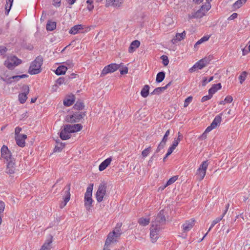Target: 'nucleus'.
<instances>
[{
  "instance_id": "nucleus-1",
  "label": "nucleus",
  "mask_w": 250,
  "mask_h": 250,
  "mask_svg": "<svg viewBox=\"0 0 250 250\" xmlns=\"http://www.w3.org/2000/svg\"><path fill=\"white\" fill-rule=\"evenodd\" d=\"M43 62V58L41 56H38L33 61L29 68L28 72L31 75L37 74L41 72V66Z\"/></svg>"
},
{
  "instance_id": "nucleus-2",
  "label": "nucleus",
  "mask_w": 250,
  "mask_h": 250,
  "mask_svg": "<svg viewBox=\"0 0 250 250\" xmlns=\"http://www.w3.org/2000/svg\"><path fill=\"white\" fill-rule=\"evenodd\" d=\"M93 187V184H90L87 188L86 191L84 194V206L87 210L90 209L93 202L92 199Z\"/></svg>"
},
{
  "instance_id": "nucleus-3",
  "label": "nucleus",
  "mask_w": 250,
  "mask_h": 250,
  "mask_svg": "<svg viewBox=\"0 0 250 250\" xmlns=\"http://www.w3.org/2000/svg\"><path fill=\"white\" fill-rule=\"evenodd\" d=\"M22 61L21 59H18L15 56L8 57L6 60L4 62V65L9 69L12 70L16 66H18L21 63Z\"/></svg>"
},
{
  "instance_id": "nucleus-4",
  "label": "nucleus",
  "mask_w": 250,
  "mask_h": 250,
  "mask_svg": "<svg viewBox=\"0 0 250 250\" xmlns=\"http://www.w3.org/2000/svg\"><path fill=\"white\" fill-rule=\"evenodd\" d=\"M164 213V210H161L155 217V220L152 221L151 226L162 229V226L166 222V218Z\"/></svg>"
},
{
  "instance_id": "nucleus-5",
  "label": "nucleus",
  "mask_w": 250,
  "mask_h": 250,
  "mask_svg": "<svg viewBox=\"0 0 250 250\" xmlns=\"http://www.w3.org/2000/svg\"><path fill=\"white\" fill-rule=\"evenodd\" d=\"M211 8L210 3L206 2L203 4L201 8L196 12L194 13L190 18H201L203 17L206 12H207Z\"/></svg>"
},
{
  "instance_id": "nucleus-6",
  "label": "nucleus",
  "mask_w": 250,
  "mask_h": 250,
  "mask_svg": "<svg viewBox=\"0 0 250 250\" xmlns=\"http://www.w3.org/2000/svg\"><path fill=\"white\" fill-rule=\"evenodd\" d=\"M85 116V112H76L71 115H67L65 121L68 123H73L79 122Z\"/></svg>"
},
{
  "instance_id": "nucleus-7",
  "label": "nucleus",
  "mask_w": 250,
  "mask_h": 250,
  "mask_svg": "<svg viewBox=\"0 0 250 250\" xmlns=\"http://www.w3.org/2000/svg\"><path fill=\"white\" fill-rule=\"evenodd\" d=\"M106 184L101 183L100 184L96 193V198L98 202L100 203L103 200L106 193Z\"/></svg>"
},
{
  "instance_id": "nucleus-8",
  "label": "nucleus",
  "mask_w": 250,
  "mask_h": 250,
  "mask_svg": "<svg viewBox=\"0 0 250 250\" xmlns=\"http://www.w3.org/2000/svg\"><path fill=\"white\" fill-rule=\"evenodd\" d=\"M121 64L122 63L120 64H117L116 63H111L105 66L102 71L101 76H104L108 73L115 72L120 68Z\"/></svg>"
},
{
  "instance_id": "nucleus-9",
  "label": "nucleus",
  "mask_w": 250,
  "mask_h": 250,
  "mask_svg": "<svg viewBox=\"0 0 250 250\" xmlns=\"http://www.w3.org/2000/svg\"><path fill=\"white\" fill-rule=\"evenodd\" d=\"M208 165L207 161H204L198 169L196 174L200 181L202 180L205 177Z\"/></svg>"
},
{
  "instance_id": "nucleus-10",
  "label": "nucleus",
  "mask_w": 250,
  "mask_h": 250,
  "mask_svg": "<svg viewBox=\"0 0 250 250\" xmlns=\"http://www.w3.org/2000/svg\"><path fill=\"white\" fill-rule=\"evenodd\" d=\"M161 229L151 226L150 229V237L152 243L156 242L159 238V232Z\"/></svg>"
},
{
  "instance_id": "nucleus-11",
  "label": "nucleus",
  "mask_w": 250,
  "mask_h": 250,
  "mask_svg": "<svg viewBox=\"0 0 250 250\" xmlns=\"http://www.w3.org/2000/svg\"><path fill=\"white\" fill-rule=\"evenodd\" d=\"M22 92L19 95V100L21 104L24 103L27 99V95L29 92V87L27 85H24L22 88Z\"/></svg>"
},
{
  "instance_id": "nucleus-12",
  "label": "nucleus",
  "mask_w": 250,
  "mask_h": 250,
  "mask_svg": "<svg viewBox=\"0 0 250 250\" xmlns=\"http://www.w3.org/2000/svg\"><path fill=\"white\" fill-rule=\"evenodd\" d=\"M1 157L5 159L6 161L13 158L12 157L11 153L9 150L8 147L5 146H3L1 148Z\"/></svg>"
},
{
  "instance_id": "nucleus-13",
  "label": "nucleus",
  "mask_w": 250,
  "mask_h": 250,
  "mask_svg": "<svg viewBox=\"0 0 250 250\" xmlns=\"http://www.w3.org/2000/svg\"><path fill=\"white\" fill-rule=\"evenodd\" d=\"M53 241V236L51 234H49L44 243L42 246L40 250H50L52 248V243Z\"/></svg>"
},
{
  "instance_id": "nucleus-14",
  "label": "nucleus",
  "mask_w": 250,
  "mask_h": 250,
  "mask_svg": "<svg viewBox=\"0 0 250 250\" xmlns=\"http://www.w3.org/2000/svg\"><path fill=\"white\" fill-rule=\"evenodd\" d=\"M194 224L195 221L192 219L186 221L182 225L183 232H187L189 231L193 228Z\"/></svg>"
},
{
  "instance_id": "nucleus-15",
  "label": "nucleus",
  "mask_w": 250,
  "mask_h": 250,
  "mask_svg": "<svg viewBox=\"0 0 250 250\" xmlns=\"http://www.w3.org/2000/svg\"><path fill=\"white\" fill-rule=\"evenodd\" d=\"M67 128L70 133H74L81 130L83 128V125L80 124L75 125H65Z\"/></svg>"
},
{
  "instance_id": "nucleus-16",
  "label": "nucleus",
  "mask_w": 250,
  "mask_h": 250,
  "mask_svg": "<svg viewBox=\"0 0 250 250\" xmlns=\"http://www.w3.org/2000/svg\"><path fill=\"white\" fill-rule=\"evenodd\" d=\"M7 162L6 172L9 174L14 173L15 170L14 159L12 158Z\"/></svg>"
},
{
  "instance_id": "nucleus-17",
  "label": "nucleus",
  "mask_w": 250,
  "mask_h": 250,
  "mask_svg": "<svg viewBox=\"0 0 250 250\" xmlns=\"http://www.w3.org/2000/svg\"><path fill=\"white\" fill-rule=\"evenodd\" d=\"M119 238V237H118L115 236L114 232H110L107 235V237L105 243H106V245H110L112 243H116L117 241L118 238Z\"/></svg>"
},
{
  "instance_id": "nucleus-18",
  "label": "nucleus",
  "mask_w": 250,
  "mask_h": 250,
  "mask_svg": "<svg viewBox=\"0 0 250 250\" xmlns=\"http://www.w3.org/2000/svg\"><path fill=\"white\" fill-rule=\"evenodd\" d=\"M70 185L69 184L67 185V186L66 187V190L65 191V192L66 193V195H65L64 198V200L63 202H62L61 204H60V207L61 208H64L66 204L67 203V202L69 201L70 200Z\"/></svg>"
},
{
  "instance_id": "nucleus-19",
  "label": "nucleus",
  "mask_w": 250,
  "mask_h": 250,
  "mask_svg": "<svg viewBox=\"0 0 250 250\" xmlns=\"http://www.w3.org/2000/svg\"><path fill=\"white\" fill-rule=\"evenodd\" d=\"M70 137V133L69 130L66 128L65 125H64L63 128L62 129L60 133V137L62 140H65L69 139Z\"/></svg>"
},
{
  "instance_id": "nucleus-20",
  "label": "nucleus",
  "mask_w": 250,
  "mask_h": 250,
  "mask_svg": "<svg viewBox=\"0 0 250 250\" xmlns=\"http://www.w3.org/2000/svg\"><path fill=\"white\" fill-rule=\"evenodd\" d=\"M26 138L27 136L25 134L15 136V140L17 144L20 147L24 146L25 144V140L26 139Z\"/></svg>"
},
{
  "instance_id": "nucleus-21",
  "label": "nucleus",
  "mask_w": 250,
  "mask_h": 250,
  "mask_svg": "<svg viewBox=\"0 0 250 250\" xmlns=\"http://www.w3.org/2000/svg\"><path fill=\"white\" fill-rule=\"evenodd\" d=\"M112 161V158L109 157L104 160L99 166V170L100 171L104 170L110 164Z\"/></svg>"
},
{
  "instance_id": "nucleus-22",
  "label": "nucleus",
  "mask_w": 250,
  "mask_h": 250,
  "mask_svg": "<svg viewBox=\"0 0 250 250\" xmlns=\"http://www.w3.org/2000/svg\"><path fill=\"white\" fill-rule=\"evenodd\" d=\"M206 66V65L204 63L203 61H201L200 60L197 62H196L192 67H191L189 71L190 72H194L196 68L199 69H202L203 67Z\"/></svg>"
},
{
  "instance_id": "nucleus-23",
  "label": "nucleus",
  "mask_w": 250,
  "mask_h": 250,
  "mask_svg": "<svg viewBox=\"0 0 250 250\" xmlns=\"http://www.w3.org/2000/svg\"><path fill=\"white\" fill-rule=\"evenodd\" d=\"M140 44V42L138 40H135L133 41L129 48H128V52L129 53H132L133 52L136 48H137Z\"/></svg>"
},
{
  "instance_id": "nucleus-24",
  "label": "nucleus",
  "mask_w": 250,
  "mask_h": 250,
  "mask_svg": "<svg viewBox=\"0 0 250 250\" xmlns=\"http://www.w3.org/2000/svg\"><path fill=\"white\" fill-rule=\"evenodd\" d=\"M222 87L221 84L218 83L217 84H213L212 87L208 90V94H210L212 96L217 91V90L220 89Z\"/></svg>"
},
{
  "instance_id": "nucleus-25",
  "label": "nucleus",
  "mask_w": 250,
  "mask_h": 250,
  "mask_svg": "<svg viewBox=\"0 0 250 250\" xmlns=\"http://www.w3.org/2000/svg\"><path fill=\"white\" fill-rule=\"evenodd\" d=\"M67 70V67L64 65H60L56 69L55 72L57 75H63Z\"/></svg>"
},
{
  "instance_id": "nucleus-26",
  "label": "nucleus",
  "mask_w": 250,
  "mask_h": 250,
  "mask_svg": "<svg viewBox=\"0 0 250 250\" xmlns=\"http://www.w3.org/2000/svg\"><path fill=\"white\" fill-rule=\"evenodd\" d=\"M83 29V26L81 24H78L72 27L69 32L70 34L75 35L79 32V31Z\"/></svg>"
},
{
  "instance_id": "nucleus-27",
  "label": "nucleus",
  "mask_w": 250,
  "mask_h": 250,
  "mask_svg": "<svg viewBox=\"0 0 250 250\" xmlns=\"http://www.w3.org/2000/svg\"><path fill=\"white\" fill-rule=\"evenodd\" d=\"M222 115V113L218 115H217L215 118L214 119L213 121L210 124V125L214 127V128H216L217 126L220 124L221 121V115Z\"/></svg>"
},
{
  "instance_id": "nucleus-28",
  "label": "nucleus",
  "mask_w": 250,
  "mask_h": 250,
  "mask_svg": "<svg viewBox=\"0 0 250 250\" xmlns=\"http://www.w3.org/2000/svg\"><path fill=\"white\" fill-rule=\"evenodd\" d=\"M186 36L185 31H183L182 33H177L175 37L172 40L173 43H176L177 41H180L183 40Z\"/></svg>"
},
{
  "instance_id": "nucleus-29",
  "label": "nucleus",
  "mask_w": 250,
  "mask_h": 250,
  "mask_svg": "<svg viewBox=\"0 0 250 250\" xmlns=\"http://www.w3.org/2000/svg\"><path fill=\"white\" fill-rule=\"evenodd\" d=\"M247 0H237L232 6L233 10H236V9L241 7L244 3L246 2Z\"/></svg>"
},
{
  "instance_id": "nucleus-30",
  "label": "nucleus",
  "mask_w": 250,
  "mask_h": 250,
  "mask_svg": "<svg viewBox=\"0 0 250 250\" xmlns=\"http://www.w3.org/2000/svg\"><path fill=\"white\" fill-rule=\"evenodd\" d=\"M13 0H7L6 4L5 5V14L6 15H8L11 8L13 4Z\"/></svg>"
},
{
  "instance_id": "nucleus-31",
  "label": "nucleus",
  "mask_w": 250,
  "mask_h": 250,
  "mask_svg": "<svg viewBox=\"0 0 250 250\" xmlns=\"http://www.w3.org/2000/svg\"><path fill=\"white\" fill-rule=\"evenodd\" d=\"M149 86L148 85H145L141 91V95L144 98H146L149 94Z\"/></svg>"
},
{
  "instance_id": "nucleus-32",
  "label": "nucleus",
  "mask_w": 250,
  "mask_h": 250,
  "mask_svg": "<svg viewBox=\"0 0 250 250\" xmlns=\"http://www.w3.org/2000/svg\"><path fill=\"white\" fill-rule=\"evenodd\" d=\"M209 38H210V36H205L203 37L201 39L198 40L196 42V43L194 44V48H197L198 46L199 45L201 44V43H202L203 42H205L208 41V39H209Z\"/></svg>"
},
{
  "instance_id": "nucleus-33",
  "label": "nucleus",
  "mask_w": 250,
  "mask_h": 250,
  "mask_svg": "<svg viewBox=\"0 0 250 250\" xmlns=\"http://www.w3.org/2000/svg\"><path fill=\"white\" fill-rule=\"evenodd\" d=\"M56 27V23L54 21H48L46 24V30L53 31Z\"/></svg>"
},
{
  "instance_id": "nucleus-34",
  "label": "nucleus",
  "mask_w": 250,
  "mask_h": 250,
  "mask_svg": "<svg viewBox=\"0 0 250 250\" xmlns=\"http://www.w3.org/2000/svg\"><path fill=\"white\" fill-rule=\"evenodd\" d=\"M165 78V73L164 71L159 72L156 76V81L157 83L162 82Z\"/></svg>"
},
{
  "instance_id": "nucleus-35",
  "label": "nucleus",
  "mask_w": 250,
  "mask_h": 250,
  "mask_svg": "<svg viewBox=\"0 0 250 250\" xmlns=\"http://www.w3.org/2000/svg\"><path fill=\"white\" fill-rule=\"evenodd\" d=\"M166 90V87H159L156 88L151 93V95H159Z\"/></svg>"
},
{
  "instance_id": "nucleus-36",
  "label": "nucleus",
  "mask_w": 250,
  "mask_h": 250,
  "mask_svg": "<svg viewBox=\"0 0 250 250\" xmlns=\"http://www.w3.org/2000/svg\"><path fill=\"white\" fill-rule=\"evenodd\" d=\"M150 222V219L148 218H141L138 220V223L140 225L143 226L147 225Z\"/></svg>"
},
{
  "instance_id": "nucleus-37",
  "label": "nucleus",
  "mask_w": 250,
  "mask_h": 250,
  "mask_svg": "<svg viewBox=\"0 0 250 250\" xmlns=\"http://www.w3.org/2000/svg\"><path fill=\"white\" fill-rule=\"evenodd\" d=\"M56 143L58 144V145L54 148V151L60 152L62 150V149L64 146V144L62 142L60 143L59 140L58 141H56Z\"/></svg>"
},
{
  "instance_id": "nucleus-38",
  "label": "nucleus",
  "mask_w": 250,
  "mask_h": 250,
  "mask_svg": "<svg viewBox=\"0 0 250 250\" xmlns=\"http://www.w3.org/2000/svg\"><path fill=\"white\" fill-rule=\"evenodd\" d=\"M178 137L177 139L175 138L174 139V141L173 142L172 145L171 146V147H173V148H175L176 147L178 146L180 141V138L182 137V134L179 132L178 133Z\"/></svg>"
},
{
  "instance_id": "nucleus-39",
  "label": "nucleus",
  "mask_w": 250,
  "mask_h": 250,
  "mask_svg": "<svg viewBox=\"0 0 250 250\" xmlns=\"http://www.w3.org/2000/svg\"><path fill=\"white\" fill-rule=\"evenodd\" d=\"M75 102V100L73 97L71 99H65L63 101V104L66 106H69L72 105Z\"/></svg>"
},
{
  "instance_id": "nucleus-40",
  "label": "nucleus",
  "mask_w": 250,
  "mask_h": 250,
  "mask_svg": "<svg viewBox=\"0 0 250 250\" xmlns=\"http://www.w3.org/2000/svg\"><path fill=\"white\" fill-rule=\"evenodd\" d=\"M222 220V218H216L215 219H214L212 222V224L210 227V228H209L208 231L207 232H208V231H209L211 229L217 224L218 223V222H219L221 220ZM208 233H206V234L204 235V236L203 237V238L207 235Z\"/></svg>"
},
{
  "instance_id": "nucleus-41",
  "label": "nucleus",
  "mask_w": 250,
  "mask_h": 250,
  "mask_svg": "<svg viewBox=\"0 0 250 250\" xmlns=\"http://www.w3.org/2000/svg\"><path fill=\"white\" fill-rule=\"evenodd\" d=\"M83 107V103L81 102H77L74 106V109L79 110H82Z\"/></svg>"
},
{
  "instance_id": "nucleus-42",
  "label": "nucleus",
  "mask_w": 250,
  "mask_h": 250,
  "mask_svg": "<svg viewBox=\"0 0 250 250\" xmlns=\"http://www.w3.org/2000/svg\"><path fill=\"white\" fill-rule=\"evenodd\" d=\"M178 176H177V175L173 176L171 178H170L167 181V182L166 184V186H168L171 185L172 184H173V183H174L178 179Z\"/></svg>"
},
{
  "instance_id": "nucleus-43",
  "label": "nucleus",
  "mask_w": 250,
  "mask_h": 250,
  "mask_svg": "<svg viewBox=\"0 0 250 250\" xmlns=\"http://www.w3.org/2000/svg\"><path fill=\"white\" fill-rule=\"evenodd\" d=\"M247 72L246 71H244L239 76V79L240 80V83H242L245 80L247 76Z\"/></svg>"
},
{
  "instance_id": "nucleus-44",
  "label": "nucleus",
  "mask_w": 250,
  "mask_h": 250,
  "mask_svg": "<svg viewBox=\"0 0 250 250\" xmlns=\"http://www.w3.org/2000/svg\"><path fill=\"white\" fill-rule=\"evenodd\" d=\"M161 58L163 61V63L164 66H167L168 65L169 63V60L168 57L166 55H163L161 56Z\"/></svg>"
},
{
  "instance_id": "nucleus-45",
  "label": "nucleus",
  "mask_w": 250,
  "mask_h": 250,
  "mask_svg": "<svg viewBox=\"0 0 250 250\" xmlns=\"http://www.w3.org/2000/svg\"><path fill=\"white\" fill-rule=\"evenodd\" d=\"M151 150V147L149 146L144 150L142 152V155L144 157H146L149 153Z\"/></svg>"
},
{
  "instance_id": "nucleus-46",
  "label": "nucleus",
  "mask_w": 250,
  "mask_h": 250,
  "mask_svg": "<svg viewBox=\"0 0 250 250\" xmlns=\"http://www.w3.org/2000/svg\"><path fill=\"white\" fill-rule=\"evenodd\" d=\"M213 80V76L210 77L209 78L208 80L207 78L204 77L203 78V82H202V85L203 86H205L207 84V83H208L211 82Z\"/></svg>"
},
{
  "instance_id": "nucleus-47",
  "label": "nucleus",
  "mask_w": 250,
  "mask_h": 250,
  "mask_svg": "<svg viewBox=\"0 0 250 250\" xmlns=\"http://www.w3.org/2000/svg\"><path fill=\"white\" fill-rule=\"evenodd\" d=\"M192 100V97L191 96L188 97L187 98H186L184 102V106L185 107H187L189 104L191 102Z\"/></svg>"
},
{
  "instance_id": "nucleus-48",
  "label": "nucleus",
  "mask_w": 250,
  "mask_h": 250,
  "mask_svg": "<svg viewBox=\"0 0 250 250\" xmlns=\"http://www.w3.org/2000/svg\"><path fill=\"white\" fill-rule=\"evenodd\" d=\"M112 232H115V235L116 237H120L121 234V229L118 227H116L115 229L112 231Z\"/></svg>"
},
{
  "instance_id": "nucleus-49",
  "label": "nucleus",
  "mask_w": 250,
  "mask_h": 250,
  "mask_svg": "<svg viewBox=\"0 0 250 250\" xmlns=\"http://www.w3.org/2000/svg\"><path fill=\"white\" fill-rule=\"evenodd\" d=\"M169 134H170V130L168 129L166 131V132L165 134L164 135V137H163V139H162L161 141L166 143V142H167V140L168 139V137L169 135Z\"/></svg>"
},
{
  "instance_id": "nucleus-50",
  "label": "nucleus",
  "mask_w": 250,
  "mask_h": 250,
  "mask_svg": "<svg viewBox=\"0 0 250 250\" xmlns=\"http://www.w3.org/2000/svg\"><path fill=\"white\" fill-rule=\"evenodd\" d=\"M166 143L161 141L160 142V143L159 144L158 146L157 147L156 152H160L161 151V150L166 145Z\"/></svg>"
},
{
  "instance_id": "nucleus-51",
  "label": "nucleus",
  "mask_w": 250,
  "mask_h": 250,
  "mask_svg": "<svg viewBox=\"0 0 250 250\" xmlns=\"http://www.w3.org/2000/svg\"><path fill=\"white\" fill-rule=\"evenodd\" d=\"M1 80H2L3 81L5 82L7 84H10L13 82V81L12 80V77H9V78H7V77L3 78V77H1Z\"/></svg>"
},
{
  "instance_id": "nucleus-52",
  "label": "nucleus",
  "mask_w": 250,
  "mask_h": 250,
  "mask_svg": "<svg viewBox=\"0 0 250 250\" xmlns=\"http://www.w3.org/2000/svg\"><path fill=\"white\" fill-rule=\"evenodd\" d=\"M124 0H115V3H114V7H119L121 6L122 3L123 2Z\"/></svg>"
},
{
  "instance_id": "nucleus-53",
  "label": "nucleus",
  "mask_w": 250,
  "mask_h": 250,
  "mask_svg": "<svg viewBox=\"0 0 250 250\" xmlns=\"http://www.w3.org/2000/svg\"><path fill=\"white\" fill-rule=\"evenodd\" d=\"M7 50V48L3 46H0V55H4L6 51Z\"/></svg>"
},
{
  "instance_id": "nucleus-54",
  "label": "nucleus",
  "mask_w": 250,
  "mask_h": 250,
  "mask_svg": "<svg viewBox=\"0 0 250 250\" xmlns=\"http://www.w3.org/2000/svg\"><path fill=\"white\" fill-rule=\"evenodd\" d=\"M21 127H16L15 129V136L22 135V134H20V132H21Z\"/></svg>"
},
{
  "instance_id": "nucleus-55",
  "label": "nucleus",
  "mask_w": 250,
  "mask_h": 250,
  "mask_svg": "<svg viewBox=\"0 0 250 250\" xmlns=\"http://www.w3.org/2000/svg\"><path fill=\"white\" fill-rule=\"evenodd\" d=\"M114 3H115V0H106L105 6L108 7L112 5L114 6Z\"/></svg>"
},
{
  "instance_id": "nucleus-56",
  "label": "nucleus",
  "mask_w": 250,
  "mask_h": 250,
  "mask_svg": "<svg viewBox=\"0 0 250 250\" xmlns=\"http://www.w3.org/2000/svg\"><path fill=\"white\" fill-rule=\"evenodd\" d=\"M5 208V204L2 201H0V215L3 212Z\"/></svg>"
},
{
  "instance_id": "nucleus-57",
  "label": "nucleus",
  "mask_w": 250,
  "mask_h": 250,
  "mask_svg": "<svg viewBox=\"0 0 250 250\" xmlns=\"http://www.w3.org/2000/svg\"><path fill=\"white\" fill-rule=\"evenodd\" d=\"M212 97V96L210 94H208V95H207V96H205L203 97V98H202L201 101H202V102H204L207 100L210 99Z\"/></svg>"
},
{
  "instance_id": "nucleus-58",
  "label": "nucleus",
  "mask_w": 250,
  "mask_h": 250,
  "mask_svg": "<svg viewBox=\"0 0 250 250\" xmlns=\"http://www.w3.org/2000/svg\"><path fill=\"white\" fill-rule=\"evenodd\" d=\"M57 83L59 85H61L64 83V78L63 77H60L56 81Z\"/></svg>"
},
{
  "instance_id": "nucleus-59",
  "label": "nucleus",
  "mask_w": 250,
  "mask_h": 250,
  "mask_svg": "<svg viewBox=\"0 0 250 250\" xmlns=\"http://www.w3.org/2000/svg\"><path fill=\"white\" fill-rule=\"evenodd\" d=\"M233 100V98L232 97V96H227L224 101H225L226 103H230Z\"/></svg>"
},
{
  "instance_id": "nucleus-60",
  "label": "nucleus",
  "mask_w": 250,
  "mask_h": 250,
  "mask_svg": "<svg viewBox=\"0 0 250 250\" xmlns=\"http://www.w3.org/2000/svg\"><path fill=\"white\" fill-rule=\"evenodd\" d=\"M238 16V14L236 13H233L230 16H229L228 20H232L236 18H237Z\"/></svg>"
},
{
  "instance_id": "nucleus-61",
  "label": "nucleus",
  "mask_w": 250,
  "mask_h": 250,
  "mask_svg": "<svg viewBox=\"0 0 250 250\" xmlns=\"http://www.w3.org/2000/svg\"><path fill=\"white\" fill-rule=\"evenodd\" d=\"M61 0H53V5L56 7L60 6Z\"/></svg>"
},
{
  "instance_id": "nucleus-62",
  "label": "nucleus",
  "mask_w": 250,
  "mask_h": 250,
  "mask_svg": "<svg viewBox=\"0 0 250 250\" xmlns=\"http://www.w3.org/2000/svg\"><path fill=\"white\" fill-rule=\"evenodd\" d=\"M201 61L204 62V63L206 65V66L209 63L210 61V59L209 58L205 57L204 59L201 60Z\"/></svg>"
},
{
  "instance_id": "nucleus-63",
  "label": "nucleus",
  "mask_w": 250,
  "mask_h": 250,
  "mask_svg": "<svg viewBox=\"0 0 250 250\" xmlns=\"http://www.w3.org/2000/svg\"><path fill=\"white\" fill-rule=\"evenodd\" d=\"M128 72V68L126 67H124L122 70H120V73L122 75L127 74Z\"/></svg>"
},
{
  "instance_id": "nucleus-64",
  "label": "nucleus",
  "mask_w": 250,
  "mask_h": 250,
  "mask_svg": "<svg viewBox=\"0 0 250 250\" xmlns=\"http://www.w3.org/2000/svg\"><path fill=\"white\" fill-rule=\"evenodd\" d=\"M175 148H173V147L170 146L167 152V156H169L173 151Z\"/></svg>"
}]
</instances>
